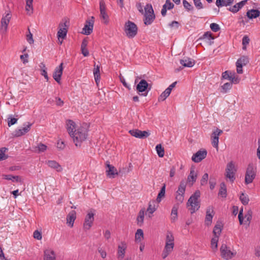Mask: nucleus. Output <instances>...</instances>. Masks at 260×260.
I'll return each mask as SVG.
<instances>
[{"label":"nucleus","instance_id":"nucleus-1","mask_svg":"<svg viewBox=\"0 0 260 260\" xmlns=\"http://www.w3.org/2000/svg\"><path fill=\"white\" fill-rule=\"evenodd\" d=\"M76 146H80L82 142L87 137V129L83 126L78 127L75 130L74 134L71 136Z\"/></svg>","mask_w":260,"mask_h":260},{"label":"nucleus","instance_id":"nucleus-2","mask_svg":"<svg viewBox=\"0 0 260 260\" xmlns=\"http://www.w3.org/2000/svg\"><path fill=\"white\" fill-rule=\"evenodd\" d=\"M201 192L200 190H197L190 197L187 201V206L190 207L189 210L190 211L191 214L194 213L200 208V201L199 200Z\"/></svg>","mask_w":260,"mask_h":260},{"label":"nucleus","instance_id":"nucleus-3","mask_svg":"<svg viewBox=\"0 0 260 260\" xmlns=\"http://www.w3.org/2000/svg\"><path fill=\"white\" fill-rule=\"evenodd\" d=\"M144 9L145 13L144 14V23L145 25H148L153 22L155 16L152 6L150 4H147Z\"/></svg>","mask_w":260,"mask_h":260},{"label":"nucleus","instance_id":"nucleus-4","mask_svg":"<svg viewBox=\"0 0 260 260\" xmlns=\"http://www.w3.org/2000/svg\"><path fill=\"white\" fill-rule=\"evenodd\" d=\"M124 32L128 38H134L138 33L137 25L134 22L128 20L125 23Z\"/></svg>","mask_w":260,"mask_h":260},{"label":"nucleus","instance_id":"nucleus-5","mask_svg":"<svg viewBox=\"0 0 260 260\" xmlns=\"http://www.w3.org/2000/svg\"><path fill=\"white\" fill-rule=\"evenodd\" d=\"M236 171L237 170L234 162L232 161H230L227 164L225 169V176L226 178L229 179L231 182H233L236 179L235 173Z\"/></svg>","mask_w":260,"mask_h":260},{"label":"nucleus","instance_id":"nucleus-6","mask_svg":"<svg viewBox=\"0 0 260 260\" xmlns=\"http://www.w3.org/2000/svg\"><path fill=\"white\" fill-rule=\"evenodd\" d=\"M23 127L15 129L13 132V136L15 137H19L27 133L31 129L32 123L29 122L24 123Z\"/></svg>","mask_w":260,"mask_h":260},{"label":"nucleus","instance_id":"nucleus-7","mask_svg":"<svg viewBox=\"0 0 260 260\" xmlns=\"http://www.w3.org/2000/svg\"><path fill=\"white\" fill-rule=\"evenodd\" d=\"M255 177V172L254 171V166L252 164H249L248 165L245 177V182L246 184L252 182Z\"/></svg>","mask_w":260,"mask_h":260},{"label":"nucleus","instance_id":"nucleus-8","mask_svg":"<svg viewBox=\"0 0 260 260\" xmlns=\"http://www.w3.org/2000/svg\"><path fill=\"white\" fill-rule=\"evenodd\" d=\"M185 188V182L184 181H181L176 193V200L178 202V204L182 203L184 201Z\"/></svg>","mask_w":260,"mask_h":260},{"label":"nucleus","instance_id":"nucleus-9","mask_svg":"<svg viewBox=\"0 0 260 260\" xmlns=\"http://www.w3.org/2000/svg\"><path fill=\"white\" fill-rule=\"evenodd\" d=\"M94 22V18L93 16L86 20L82 33L85 35L91 34L93 30Z\"/></svg>","mask_w":260,"mask_h":260},{"label":"nucleus","instance_id":"nucleus-10","mask_svg":"<svg viewBox=\"0 0 260 260\" xmlns=\"http://www.w3.org/2000/svg\"><path fill=\"white\" fill-rule=\"evenodd\" d=\"M220 251L221 253V256L225 259H231L235 255L232 252L229 247L225 244H222L220 248Z\"/></svg>","mask_w":260,"mask_h":260},{"label":"nucleus","instance_id":"nucleus-11","mask_svg":"<svg viewBox=\"0 0 260 260\" xmlns=\"http://www.w3.org/2000/svg\"><path fill=\"white\" fill-rule=\"evenodd\" d=\"M94 210H91L89 211L86 215L84 222L83 224V228L85 230H89L92 225L94 221Z\"/></svg>","mask_w":260,"mask_h":260},{"label":"nucleus","instance_id":"nucleus-12","mask_svg":"<svg viewBox=\"0 0 260 260\" xmlns=\"http://www.w3.org/2000/svg\"><path fill=\"white\" fill-rule=\"evenodd\" d=\"M249 62V59L248 56H242L240 58H239L236 63V67H237V72L238 74H242L243 73V66H245Z\"/></svg>","mask_w":260,"mask_h":260},{"label":"nucleus","instance_id":"nucleus-13","mask_svg":"<svg viewBox=\"0 0 260 260\" xmlns=\"http://www.w3.org/2000/svg\"><path fill=\"white\" fill-rule=\"evenodd\" d=\"M223 133L222 131L216 128L214 131L211 136V143L213 147L216 148L217 150L218 149V143H219V136Z\"/></svg>","mask_w":260,"mask_h":260},{"label":"nucleus","instance_id":"nucleus-14","mask_svg":"<svg viewBox=\"0 0 260 260\" xmlns=\"http://www.w3.org/2000/svg\"><path fill=\"white\" fill-rule=\"evenodd\" d=\"M12 15L10 13H7L5 16L2 17L1 21V31L3 33L7 31L8 25L11 19Z\"/></svg>","mask_w":260,"mask_h":260},{"label":"nucleus","instance_id":"nucleus-15","mask_svg":"<svg viewBox=\"0 0 260 260\" xmlns=\"http://www.w3.org/2000/svg\"><path fill=\"white\" fill-rule=\"evenodd\" d=\"M106 175L109 178H114L116 175H118L116 169L112 165L110 164L109 161H107L106 162Z\"/></svg>","mask_w":260,"mask_h":260},{"label":"nucleus","instance_id":"nucleus-16","mask_svg":"<svg viewBox=\"0 0 260 260\" xmlns=\"http://www.w3.org/2000/svg\"><path fill=\"white\" fill-rule=\"evenodd\" d=\"M148 87V84L147 82L144 80H141L140 82L137 84L136 86V89L139 92H142L141 94L144 96H147L148 94V91L145 92Z\"/></svg>","mask_w":260,"mask_h":260},{"label":"nucleus","instance_id":"nucleus-17","mask_svg":"<svg viewBox=\"0 0 260 260\" xmlns=\"http://www.w3.org/2000/svg\"><path fill=\"white\" fill-rule=\"evenodd\" d=\"M117 252V258L119 260L123 259L127 248V244L124 242H121L118 245Z\"/></svg>","mask_w":260,"mask_h":260},{"label":"nucleus","instance_id":"nucleus-18","mask_svg":"<svg viewBox=\"0 0 260 260\" xmlns=\"http://www.w3.org/2000/svg\"><path fill=\"white\" fill-rule=\"evenodd\" d=\"M207 154L205 149H201L192 155L191 159L195 162H199L206 157Z\"/></svg>","mask_w":260,"mask_h":260},{"label":"nucleus","instance_id":"nucleus-19","mask_svg":"<svg viewBox=\"0 0 260 260\" xmlns=\"http://www.w3.org/2000/svg\"><path fill=\"white\" fill-rule=\"evenodd\" d=\"M129 133L132 136L140 139L147 138L150 135L148 132L142 131L138 129L130 130Z\"/></svg>","mask_w":260,"mask_h":260},{"label":"nucleus","instance_id":"nucleus-20","mask_svg":"<svg viewBox=\"0 0 260 260\" xmlns=\"http://www.w3.org/2000/svg\"><path fill=\"white\" fill-rule=\"evenodd\" d=\"M213 215L214 210L213 207H208L206 210V215L205 220V224L206 225L209 226L211 224Z\"/></svg>","mask_w":260,"mask_h":260},{"label":"nucleus","instance_id":"nucleus-21","mask_svg":"<svg viewBox=\"0 0 260 260\" xmlns=\"http://www.w3.org/2000/svg\"><path fill=\"white\" fill-rule=\"evenodd\" d=\"M63 63H61L60 65L56 67L53 74L54 79L58 83H60L61 77L63 72Z\"/></svg>","mask_w":260,"mask_h":260},{"label":"nucleus","instance_id":"nucleus-22","mask_svg":"<svg viewBox=\"0 0 260 260\" xmlns=\"http://www.w3.org/2000/svg\"><path fill=\"white\" fill-rule=\"evenodd\" d=\"M66 23L67 22H65L63 23H60L59 24L60 28L57 32V37L59 40L60 38L63 39L66 37L68 32V28Z\"/></svg>","mask_w":260,"mask_h":260},{"label":"nucleus","instance_id":"nucleus-23","mask_svg":"<svg viewBox=\"0 0 260 260\" xmlns=\"http://www.w3.org/2000/svg\"><path fill=\"white\" fill-rule=\"evenodd\" d=\"M44 260H56V254L54 250L50 248L44 250Z\"/></svg>","mask_w":260,"mask_h":260},{"label":"nucleus","instance_id":"nucleus-24","mask_svg":"<svg viewBox=\"0 0 260 260\" xmlns=\"http://www.w3.org/2000/svg\"><path fill=\"white\" fill-rule=\"evenodd\" d=\"M174 245L169 244H165L164 249L162 251L161 256L163 259H165L173 250Z\"/></svg>","mask_w":260,"mask_h":260},{"label":"nucleus","instance_id":"nucleus-25","mask_svg":"<svg viewBox=\"0 0 260 260\" xmlns=\"http://www.w3.org/2000/svg\"><path fill=\"white\" fill-rule=\"evenodd\" d=\"M75 123L72 120H68L67 121V129L71 137L74 133L75 130L76 129Z\"/></svg>","mask_w":260,"mask_h":260},{"label":"nucleus","instance_id":"nucleus-26","mask_svg":"<svg viewBox=\"0 0 260 260\" xmlns=\"http://www.w3.org/2000/svg\"><path fill=\"white\" fill-rule=\"evenodd\" d=\"M180 62L184 67L188 68L193 67L195 64L194 61L189 58H184L180 60Z\"/></svg>","mask_w":260,"mask_h":260},{"label":"nucleus","instance_id":"nucleus-27","mask_svg":"<svg viewBox=\"0 0 260 260\" xmlns=\"http://www.w3.org/2000/svg\"><path fill=\"white\" fill-rule=\"evenodd\" d=\"M155 204L156 202L154 201H150L149 203V206L147 209V212H148V215L149 218H151L152 216V214L156 210Z\"/></svg>","mask_w":260,"mask_h":260},{"label":"nucleus","instance_id":"nucleus-28","mask_svg":"<svg viewBox=\"0 0 260 260\" xmlns=\"http://www.w3.org/2000/svg\"><path fill=\"white\" fill-rule=\"evenodd\" d=\"M46 164L50 168L55 169L57 172H61L62 168L60 165L55 160H48Z\"/></svg>","mask_w":260,"mask_h":260},{"label":"nucleus","instance_id":"nucleus-29","mask_svg":"<svg viewBox=\"0 0 260 260\" xmlns=\"http://www.w3.org/2000/svg\"><path fill=\"white\" fill-rule=\"evenodd\" d=\"M234 2V0H216V5L218 8L223 6L227 7L232 5Z\"/></svg>","mask_w":260,"mask_h":260},{"label":"nucleus","instance_id":"nucleus-30","mask_svg":"<svg viewBox=\"0 0 260 260\" xmlns=\"http://www.w3.org/2000/svg\"><path fill=\"white\" fill-rule=\"evenodd\" d=\"M260 15V12L258 10L251 9L246 13V16L249 19L256 18Z\"/></svg>","mask_w":260,"mask_h":260},{"label":"nucleus","instance_id":"nucleus-31","mask_svg":"<svg viewBox=\"0 0 260 260\" xmlns=\"http://www.w3.org/2000/svg\"><path fill=\"white\" fill-rule=\"evenodd\" d=\"M100 67L99 65L95 66L94 64V68L93 69V75L94 77L95 81L96 84H98L100 81L101 75L100 71Z\"/></svg>","mask_w":260,"mask_h":260},{"label":"nucleus","instance_id":"nucleus-32","mask_svg":"<svg viewBox=\"0 0 260 260\" xmlns=\"http://www.w3.org/2000/svg\"><path fill=\"white\" fill-rule=\"evenodd\" d=\"M197 178V173L193 169L190 170L189 175L187 177V182L192 185L196 182Z\"/></svg>","mask_w":260,"mask_h":260},{"label":"nucleus","instance_id":"nucleus-33","mask_svg":"<svg viewBox=\"0 0 260 260\" xmlns=\"http://www.w3.org/2000/svg\"><path fill=\"white\" fill-rule=\"evenodd\" d=\"M145 209H141L138 214L137 218V224L139 226H141L142 225L143 222H144V215H145Z\"/></svg>","mask_w":260,"mask_h":260},{"label":"nucleus","instance_id":"nucleus-34","mask_svg":"<svg viewBox=\"0 0 260 260\" xmlns=\"http://www.w3.org/2000/svg\"><path fill=\"white\" fill-rule=\"evenodd\" d=\"M76 219L75 213L73 211L70 213L67 217V223L71 227H73L74 223V221Z\"/></svg>","mask_w":260,"mask_h":260},{"label":"nucleus","instance_id":"nucleus-35","mask_svg":"<svg viewBox=\"0 0 260 260\" xmlns=\"http://www.w3.org/2000/svg\"><path fill=\"white\" fill-rule=\"evenodd\" d=\"M218 196L222 198H226L227 196L226 186L224 182L220 184V189L218 192Z\"/></svg>","mask_w":260,"mask_h":260},{"label":"nucleus","instance_id":"nucleus-36","mask_svg":"<svg viewBox=\"0 0 260 260\" xmlns=\"http://www.w3.org/2000/svg\"><path fill=\"white\" fill-rule=\"evenodd\" d=\"M25 10L27 12V14L29 15H30L33 13V0H25Z\"/></svg>","mask_w":260,"mask_h":260},{"label":"nucleus","instance_id":"nucleus-37","mask_svg":"<svg viewBox=\"0 0 260 260\" xmlns=\"http://www.w3.org/2000/svg\"><path fill=\"white\" fill-rule=\"evenodd\" d=\"M222 229V225L221 223H217L215 225L213 233L214 236H217L218 238H219V236H220L221 231Z\"/></svg>","mask_w":260,"mask_h":260},{"label":"nucleus","instance_id":"nucleus-38","mask_svg":"<svg viewBox=\"0 0 260 260\" xmlns=\"http://www.w3.org/2000/svg\"><path fill=\"white\" fill-rule=\"evenodd\" d=\"M174 245V237L172 232L168 231L166 234V243Z\"/></svg>","mask_w":260,"mask_h":260},{"label":"nucleus","instance_id":"nucleus-39","mask_svg":"<svg viewBox=\"0 0 260 260\" xmlns=\"http://www.w3.org/2000/svg\"><path fill=\"white\" fill-rule=\"evenodd\" d=\"M178 205H175L173 207L171 211V220L173 222H174L176 221L177 219L178 216Z\"/></svg>","mask_w":260,"mask_h":260},{"label":"nucleus","instance_id":"nucleus-40","mask_svg":"<svg viewBox=\"0 0 260 260\" xmlns=\"http://www.w3.org/2000/svg\"><path fill=\"white\" fill-rule=\"evenodd\" d=\"M165 191H166V184H164L163 186L161 188V189L158 193L156 201L157 202L159 203L161 201L162 198H164L165 195Z\"/></svg>","mask_w":260,"mask_h":260},{"label":"nucleus","instance_id":"nucleus-41","mask_svg":"<svg viewBox=\"0 0 260 260\" xmlns=\"http://www.w3.org/2000/svg\"><path fill=\"white\" fill-rule=\"evenodd\" d=\"M47 146L42 143H39L37 146L34 148V151L37 153L44 152L47 149Z\"/></svg>","mask_w":260,"mask_h":260},{"label":"nucleus","instance_id":"nucleus-42","mask_svg":"<svg viewBox=\"0 0 260 260\" xmlns=\"http://www.w3.org/2000/svg\"><path fill=\"white\" fill-rule=\"evenodd\" d=\"M171 92L169 89H166V90L160 94L158 98V101H164L165 100L170 94Z\"/></svg>","mask_w":260,"mask_h":260},{"label":"nucleus","instance_id":"nucleus-43","mask_svg":"<svg viewBox=\"0 0 260 260\" xmlns=\"http://www.w3.org/2000/svg\"><path fill=\"white\" fill-rule=\"evenodd\" d=\"M240 200L244 205H246L248 204L249 199L248 196L244 193H242L239 197Z\"/></svg>","mask_w":260,"mask_h":260},{"label":"nucleus","instance_id":"nucleus-44","mask_svg":"<svg viewBox=\"0 0 260 260\" xmlns=\"http://www.w3.org/2000/svg\"><path fill=\"white\" fill-rule=\"evenodd\" d=\"M155 149L159 157H162L164 156V148L162 147L161 144L157 145Z\"/></svg>","mask_w":260,"mask_h":260},{"label":"nucleus","instance_id":"nucleus-45","mask_svg":"<svg viewBox=\"0 0 260 260\" xmlns=\"http://www.w3.org/2000/svg\"><path fill=\"white\" fill-rule=\"evenodd\" d=\"M232 87V83H224L221 86V92L223 93H226Z\"/></svg>","mask_w":260,"mask_h":260},{"label":"nucleus","instance_id":"nucleus-46","mask_svg":"<svg viewBox=\"0 0 260 260\" xmlns=\"http://www.w3.org/2000/svg\"><path fill=\"white\" fill-rule=\"evenodd\" d=\"M218 239L217 236H214V237L212 239L211 242V248L213 249H217V244L218 242Z\"/></svg>","mask_w":260,"mask_h":260},{"label":"nucleus","instance_id":"nucleus-47","mask_svg":"<svg viewBox=\"0 0 260 260\" xmlns=\"http://www.w3.org/2000/svg\"><path fill=\"white\" fill-rule=\"evenodd\" d=\"M7 149L5 147H3L0 149V160H5L7 158L8 156L5 154V152Z\"/></svg>","mask_w":260,"mask_h":260},{"label":"nucleus","instance_id":"nucleus-48","mask_svg":"<svg viewBox=\"0 0 260 260\" xmlns=\"http://www.w3.org/2000/svg\"><path fill=\"white\" fill-rule=\"evenodd\" d=\"M143 230L141 229L137 230V231L136 233V234H135L136 240H139L140 241H141L142 238H143Z\"/></svg>","mask_w":260,"mask_h":260},{"label":"nucleus","instance_id":"nucleus-49","mask_svg":"<svg viewBox=\"0 0 260 260\" xmlns=\"http://www.w3.org/2000/svg\"><path fill=\"white\" fill-rule=\"evenodd\" d=\"M200 39H207L209 40H213L214 37H213L212 34L210 31H207Z\"/></svg>","mask_w":260,"mask_h":260},{"label":"nucleus","instance_id":"nucleus-50","mask_svg":"<svg viewBox=\"0 0 260 260\" xmlns=\"http://www.w3.org/2000/svg\"><path fill=\"white\" fill-rule=\"evenodd\" d=\"M229 80L231 81V83H232L237 84L239 82L240 78L238 76L235 77V74L231 73V77Z\"/></svg>","mask_w":260,"mask_h":260},{"label":"nucleus","instance_id":"nucleus-51","mask_svg":"<svg viewBox=\"0 0 260 260\" xmlns=\"http://www.w3.org/2000/svg\"><path fill=\"white\" fill-rule=\"evenodd\" d=\"M28 34L26 35V40L30 44H32L34 43V41L32 38V34L30 32L29 28H28Z\"/></svg>","mask_w":260,"mask_h":260},{"label":"nucleus","instance_id":"nucleus-52","mask_svg":"<svg viewBox=\"0 0 260 260\" xmlns=\"http://www.w3.org/2000/svg\"><path fill=\"white\" fill-rule=\"evenodd\" d=\"M100 15L101 18L105 21V23H107L109 21V16L106 11L101 12Z\"/></svg>","mask_w":260,"mask_h":260},{"label":"nucleus","instance_id":"nucleus-53","mask_svg":"<svg viewBox=\"0 0 260 260\" xmlns=\"http://www.w3.org/2000/svg\"><path fill=\"white\" fill-rule=\"evenodd\" d=\"M182 3L184 8L188 11L193 9V7L187 1L183 0Z\"/></svg>","mask_w":260,"mask_h":260},{"label":"nucleus","instance_id":"nucleus-54","mask_svg":"<svg viewBox=\"0 0 260 260\" xmlns=\"http://www.w3.org/2000/svg\"><path fill=\"white\" fill-rule=\"evenodd\" d=\"M196 7L198 9L200 10L204 8L203 5L201 0H192Z\"/></svg>","mask_w":260,"mask_h":260},{"label":"nucleus","instance_id":"nucleus-55","mask_svg":"<svg viewBox=\"0 0 260 260\" xmlns=\"http://www.w3.org/2000/svg\"><path fill=\"white\" fill-rule=\"evenodd\" d=\"M208 180V174L207 173H205L201 180V184L202 185H204L207 183V181Z\"/></svg>","mask_w":260,"mask_h":260},{"label":"nucleus","instance_id":"nucleus-56","mask_svg":"<svg viewBox=\"0 0 260 260\" xmlns=\"http://www.w3.org/2000/svg\"><path fill=\"white\" fill-rule=\"evenodd\" d=\"M211 30L214 32H217L220 29V27L219 25L215 23H212L210 24V26Z\"/></svg>","mask_w":260,"mask_h":260},{"label":"nucleus","instance_id":"nucleus-57","mask_svg":"<svg viewBox=\"0 0 260 260\" xmlns=\"http://www.w3.org/2000/svg\"><path fill=\"white\" fill-rule=\"evenodd\" d=\"M64 142L61 140H59L57 143V147L59 150H63L65 148Z\"/></svg>","mask_w":260,"mask_h":260},{"label":"nucleus","instance_id":"nucleus-58","mask_svg":"<svg viewBox=\"0 0 260 260\" xmlns=\"http://www.w3.org/2000/svg\"><path fill=\"white\" fill-rule=\"evenodd\" d=\"M34 238L37 240H41L42 238L41 232L36 230L33 234Z\"/></svg>","mask_w":260,"mask_h":260},{"label":"nucleus","instance_id":"nucleus-59","mask_svg":"<svg viewBox=\"0 0 260 260\" xmlns=\"http://www.w3.org/2000/svg\"><path fill=\"white\" fill-rule=\"evenodd\" d=\"M98 252L100 253L101 256L102 258H105L106 257L107 253L103 248L99 247Z\"/></svg>","mask_w":260,"mask_h":260},{"label":"nucleus","instance_id":"nucleus-60","mask_svg":"<svg viewBox=\"0 0 260 260\" xmlns=\"http://www.w3.org/2000/svg\"><path fill=\"white\" fill-rule=\"evenodd\" d=\"M252 211L249 210L248 211L247 213L245 215V218L246 219V221H248L249 222L250 221V220L252 219Z\"/></svg>","mask_w":260,"mask_h":260},{"label":"nucleus","instance_id":"nucleus-61","mask_svg":"<svg viewBox=\"0 0 260 260\" xmlns=\"http://www.w3.org/2000/svg\"><path fill=\"white\" fill-rule=\"evenodd\" d=\"M239 7H238V6L237 5V4H235L234 6L232 7H230L228 9V10L233 12V13H237V12H238L239 11Z\"/></svg>","mask_w":260,"mask_h":260},{"label":"nucleus","instance_id":"nucleus-62","mask_svg":"<svg viewBox=\"0 0 260 260\" xmlns=\"http://www.w3.org/2000/svg\"><path fill=\"white\" fill-rule=\"evenodd\" d=\"M9 118H8V125L9 126H11V125L17 123L18 119L15 118H11L10 120H9Z\"/></svg>","mask_w":260,"mask_h":260},{"label":"nucleus","instance_id":"nucleus-63","mask_svg":"<svg viewBox=\"0 0 260 260\" xmlns=\"http://www.w3.org/2000/svg\"><path fill=\"white\" fill-rule=\"evenodd\" d=\"M106 5L104 1L101 0L100 2V10L101 12L106 11Z\"/></svg>","mask_w":260,"mask_h":260},{"label":"nucleus","instance_id":"nucleus-64","mask_svg":"<svg viewBox=\"0 0 260 260\" xmlns=\"http://www.w3.org/2000/svg\"><path fill=\"white\" fill-rule=\"evenodd\" d=\"M250 39L247 36H245L242 39V45H247L249 44Z\"/></svg>","mask_w":260,"mask_h":260}]
</instances>
